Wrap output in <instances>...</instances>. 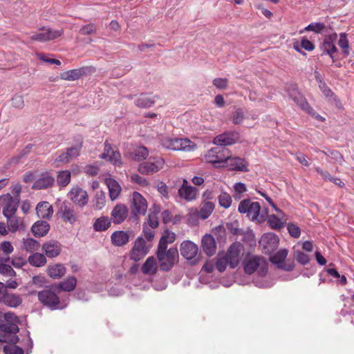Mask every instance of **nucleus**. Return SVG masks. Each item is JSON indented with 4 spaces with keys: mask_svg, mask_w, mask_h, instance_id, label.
<instances>
[{
    "mask_svg": "<svg viewBox=\"0 0 354 354\" xmlns=\"http://www.w3.org/2000/svg\"><path fill=\"white\" fill-rule=\"evenodd\" d=\"M157 258L159 261L160 269L164 272L171 270L178 259V251L176 248H158Z\"/></svg>",
    "mask_w": 354,
    "mask_h": 354,
    "instance_id": "f257e3e1",
    "label": "nucleus"
},
{
    "mask_svg": "<svg viewBox=\"0 0 354 354\" xmlns=\"http://www.w3.org/2000/svg\"><path fill=\"white\" fill-rule=\"evenodd\" d=\"M229 153L230 151L228 149L216 145L207 151L205 158L214 167H224L226 159H229Z\"/></svg>",
    "mask_w": 354,
    "mask_h": 354,
    "instance_id": "f03ea898",
    "label": "nucleus"
},
{
    "mask_svg": "<svg viewBox=\"0 0 354 354\" xmlns=\"http://www.w3.org/2000/svg\"><path fill=\"white\" fill-rule=\"evenodd\" d=\"M54 288L50 286L49 289H45L38 292V300L46 307L52 310L63 309L59 296L55 292Z\"/></svg>",
    "mask_w": 354,
    "mask_h": 354,
    "instance_id": "7ed1b4c3",
    "label": "nucleus"
},
{
    "mask_svg": "<svg viewBox=\"0 0 354 354\" xmlns=\"http://www.w3.org/2000/svg\"><path fill=\"white\" fill-rule=\"evenodd\" d=\"M243 269L248 274H252L259 269V274L264 276L268 272V264L263 258L253 256L245 259Z\"/></svg>",
    "mask_w": 354,
    "mask_h": 354,
    "instance_id": "20e7f679",
    "label": "nucleus"
},
{
    "mask_svg": "<svg viewBox=\"0 0 354 354\" xmlns=\"http://www.w3.org/2000/svg\"><path fill=\"white\" fill-rule=\"evenodd\" d=\"M19 331L18 326L15 323H5L0 324V335L3 337V342L8 344H16L19 341L17 333Z\"/></svg>",
    "mask_w": 354,
    "mask_h": 354,
    "instance_id": "39448f33",
    "label": "nucleus"
},
{
    "mask_svg": "<svg viewBox=\"0 0 354 354\" xmlns=\"http://www.w3.org/2000/svg\"><path fill=\"white\" fill-rule=\"evenodd\" d=\"M261 206L258 202H252L250 199L242 201L238 207L241 214H247V216L252 220H263V216L259 219Z\"/></svg>",
    "mask_w": 354,
    "mask_h": 354,
    "instance_id": "423d86ee",
    "label": "nucleus"
},
{
    "mask_svg": "<svg viewBox=\"0 0 354 354\" xmlns=\"http://www.w3.org/2000/svg\"><path fill=\"white\" fill-rule=\"evenodd\" d=\"M288 250L281 249L276 252L273 256L270 257V261L281 270L288 272L292 271L295 268L294 262L289 260L285 261L288 256Z\"/></svg>",
    "mask_w": 354,
    "mask_h": 354,
    "instance_id": "0eeeda50",
    "label": "nucleus"
},
{
    "mask_svg": "<svg viewBox=\"0 0 354 354\" xmlns=\"http://www.w3.org/2000/svg\"><path fill=\"white\" fill-rule=\"evenodd\" d=\"M19 198H14L10 194H6L0 196V204L3 206V214L4 216H13L15 214L18 206Z\"/></svg>",
    "mask_w": 354,
    "mask_h": 354,
    "instance_id": "6e6552de",
    "label": "nucleus"
},
{
    "mask_svg": "<svg viewBox=\"0 0 354 354\" xmlns=\"http://www.w3.org/2000/svg\"><path fill=\"white\" fill-rule=\"evenodd\" d=\"M279 243L278 236L272 232L263 234L259 242L266 254H271L275 251L278 248Z\"/></svg>",
    "mask_w": 354,
    "mask_h": 354,
    "instance_id": "1a4fd4ad",
    "label": "nucleus"
},
{
    "mask_svg": "<svg viewBox=\"0 0 354 354\" xmlns=\"http://www.w3.org/2000/svg\"><path fill=\"white\" fill-rule=\"evenodd\" d=\"M240 135L237 131H225L216 136L213 140L215 145L225 147L235 144L239 140Z\"/></svg>",
    "mask_w": 354,
    "mask_h": 354,
    "instance_id": "9d476101",
    "label": "nucleus"
},
{
    "mask_svg": "<svg viewBox=\"0 0 354 354\" xmlns=\"http://www.w3.org/2000/svg\"><path fill=\"white\" fill-rule=\"evenodd\" d=\"M95 71L93 66H83L80 68L69 70L61 73V78L64 80L74 81L80 77L92 74Z\"/></svg>",
    "mask_w": 354,
    "mask_h": 354,
    "instance_id": "9b49d317",
    "label": "nucleus"
},
{
    "mask_svg": "<svg viewBox=\"0 0 354 354\" xmlns=\"http://www.w3.org/2000/svg\"><path fill=\"white\" fill-rule=\"evenodd\" d=\"M39 30L41 31L40 32L33 34L30 37L31 40L44 42L57 39L63 33L62 30H53L45 27L39 28Z\"/></svg>",
    "mask_w": 354,
    "mask_h": 354,
    "instance_id": "f8f14e48",
    "label": "nucleus"
},
{
    "mask_svg": "<svg viewBox=\"0 0 354 354\" xmlns=\"http://www.w3.org/2000/svg\"><path fill=\"white\" fill-rule=\"evenodd\" d=\"M147 207V200L139 192H134L132 195V214L134 216L138 214L145 215Z\"/></svg>",
    "mask_w": 354,
    "mask_h": 354,
    "instance_id": "ddd939ff",
    "label": "nucleus"
},
{
    "mask_svg": "<svg viewBox=\"0 0 354 354\" xmlns=\"http://www.w3.org/2000/svg\"><path fill=\"white\" fill-rule=\"evenodd\" d=\"M147 253V250L146 248L145 241L142 237H138L136 240L135 244L130 252V259L137 262L142 259Z\"/></svg>",
    "mask_w": 354,
    "mask_h": 354,
    "instance_id": "4468645a",
    "label": "nucleus"
},
{
    "mask_svg": "<svg viewBox=\"0 0 354 354\" xmlns=\"http://www.w3.org/2000/svg\"><path fill=\"white\" fill-rule=\"evenodd\" d=\"M248 162L245 158L237 156H232L229 153V159H226L224 167H227L232 171H248Z\"/></svg>",
    "mask_w": 354,
    "mask_h": 354,
    "instance_id": "2eb2a0df",
    "label": "nucleus"
},
{
    "mask_svg": "<svg viewBox=\"0 0 354 354\" xmlns=\"http://www.w3.org/2000/svg\"><path fill=\"white\" fill-rule=\"evenodd\" d=\"M242 245L240 243H232L225 255L229 261L230 268H235L239 263V257Z\"/></svg>",
    "mask_w": 354,
    "mask_h": 354,
    "instance_id": "dca6fc26",
    "label": "nucleus"
},
{
    "mask_svg": "<svg viewBox=\"0 0 354 354\" xmlns=\"http://www.w3.org/2000/svg\"><path fill=\"white\" fill-rule=\"evenodd\" d=\"M164 161L162 159H158L155 162H145L140 165L138 171L143 175H150L158 172L162 167Z\"/></svg>",
    "mask_w": 354,
    "mask_h": 354,
    "instance_id": "f3484780",
    "label": "nucleus"
},
{
    "mask_svg": "<svg viewBox=\"0 0 354 354\" xmlns=\"http://www.w3.org/2000/svg\"><path fill=\"white\" fill-rule=\"evenodd\" d=\"M69 195L72 201L81 207L85 206L88 203L87 192L80 187L73 188Z\"/></svg>",
    "mask_w": 354,
    "mask_h": 354,
    "instance_id": "a211bd4d",
    "label": "nucleus"
},
{
    "mask_svg": "<svg viewBox=\"0 0 354 354\" xmlns=\"http://www.w3.org/2000/svg\"><path fill=\"white\" fill-rule=\"evenodd\" d=\"M42 250L46 257L55 258L59 256L62 251V244L55 240H50L42 245Z\"/></svg>",
    "mask_w": 354,
    "mask_h": 354,
    "instance_id": "6ab92c4d",
    "label": "nucleus"
},
{
    "mask_svg": "<svg viewBox=\"0 0 354 354\" xmlns=\"http://www.w3.org/2000/svg\"><path fill=\"white\" fill-rule=\"evenodd\" d=\"M111 218L115 224H120L128 216V209L124 204H117L111 213Z\"/></svg>",
    "mask_w": 354,
    "mask_h": 354,
    "instance_id": "aec40b11",
    "label": "nucleus"
},
{
    "mask_svg": "<svg viewBox=\"0 0 354 354\" xmlns=\"http://www.w3.org/2000/svg\"><path fill=\"white\" fill-rule=\"evenodd\" d=\"M181 255L188 260L193 259L198 253V246L191 241H185L180 245Z\"/></svg>",
    "mask_w": 354,
    "mask_h": 354,
    "instance_id": "412c9836",
    "label": "nucleus"
},
{
    "mask_svg": "<svg viewBox=\"0 0 354 354\" xmlns=\"http://www.w3.org/2000/svg\"><path fill=\"white\" fill-rule=\"evenodd\" d=\"M201 247L208 257L213 256L216 250V243L213 236L209 234L204 235L201 240Z\"/></svg>",
    "mask_w": 354,
    "mask_h": 354,
    "instance_id": "4be33fe9",
    "label": "nucleus"
},
{
    "mask_svg": "<svg viewBox=\"0 0 354 354\" xmlns=\"http://www.w3.org/2000/svg\"><path fill=\"white\" fill-rule=\"evenodd\" d=\"M55 183V178L48 172L41 174V176L35 181L32 188L34 189H44L51 187Z\"/></svg>",
    "mask_w": 354,
    "mask_h": 354,
    "instance_id": "5701e85b",
    "label": "nucleus"
},
{
    "mask_svg": "<svg viewBox=\"0 0 354 354\" xmlns=\"http://www.w3.org/2000/svg\"><path fill=\"white\" fill-rule=\"evenodd\" d=\"M77 285V279L74 276H69L64 281L52 285L55 290H62L64 292H72L75 290Z\"/></svg>",
    "mask_w": 354,
    "mask_h": 354,
    "instance_id": "b1692460",
    "label": "nucleus"
},
{
    "mask_svg": "<svg viewBox=\"0 0 354 354\" xmlns=\"http://www.w3.org/2000/svg\"><path fill=\"white\" fill-rule=\"evenodd\" d=\"M62 219L65 222L74 223L77 221V216L72 205L69 203H63L59 209Z\"/></svg>",
    "mask_w": 354,
    "mask_h": 354,
    "instance_id": "393cba45",
    "label": "nucleus"
},
{
    "mask_svg": "<svg viewBox=\"0 0 354 354\" xmlns=\"http://www.w3.org/2000/svg\"><path fill=\"white\" fill-rule=\"evenodd\" d=\"M198 189L191 185L180 186L178 193L180 198L186 201H192L196 198Z\"/></svg>",
    "mask_w": 354,
    "mask_h": 354,
    "instance_id": "a878e982",
    "label": "nucleus"
},
{
    "mask_svg": "<svg viewBox=\"0 0 354 354\" xmlns=\"http://www.w3.org/2000/svg\"><path fill=\"white\" fill-rule=\"evenodd\" d=\"M36 212L38 217L49 219L53 215V209L48 202L41 201L37 205Z\"/></svg>",
    "mask_w": 354,
    "mask_h": 354,
    "instance_id": "bb28decb",
    "label": "nucleus"
},
{
    "mask_svg": "<svg viewBox=\"0 0 354 354\" xmlns=\"http://www.w3.org/2000/svg\"><path fill=\"white\" fill-rule=\"evenodd\" d=\"M173 144V150L174 151H190L196 148V145L187 138H175Z\"/></svg>",
    "mask_w": 354,
    "mask_h": 354,
    "instance_id": "cd10ccee",
    "label": "nucleus"
},
{
    "mask_svg": "<svg viewBox=\"0 0 354 354\" xmlns=\"http://www.w3.org/2000/svg\"><path fill=\"white\" fill-rule=\"evenodd\" d=\"M50 230V225L45 221H37L32 227L31 231L36 237H42L46 235Z\"/></svg>",
    "mask_w": 354,
    "mask_h": 354,
    "instance_id": "c85d7f7f",
    "label": "nucleus"
},
{
    "mask_svg": "<svg viewBox=\"0 0 354 354\" xmlns=\"http://www.w3.org/2000/svg\"><path fill=\"white\" fill-rule=\"evenodd\" d=\"M0 302L10 308H17L22 303V299L20 295L8 292L6 290Z\"/></svg>",
    "mask_w": 354,
    "mask_h": 354,
    "instance_id": "c756f323",
    "label": "nucleus"
},
{
    "mask_svg": "<svg viewBox=\"0 0 354 354\" xmlns=\"http://www.w3.org/2000/svg\"><path fill=\"white\" fill-rule=\"evenodd\" d=\"M330 27L326 26L322 22H312L299 31L300 34L307 31H312L316 34L324 35V33H329Z\"/></svg>",
    "mask_w": 354,
    "mask_h": 354,
    "instance_id": "7c9ffc66",
    "label": "nucleus"
},
{
    "mask_svg": "<svg viewBox=\"0 0 354 354\" xmlns=\"http://www.w3.org/2000/svg\"><path fill=\"white\" fill-rule=\"evenodd\" d=\"M113 245L121 247L127 244L129 241V235L127 232L115 231L111 236Z\"/></svg>",
    "mask_w": 354,
    "mask_h": 354,
    "instance_id": "2f4dec72",
    "label": "nucleus"
},
{
    "mask_svg": "<svg viewBox=\"0 0 354 354\" xmlns=\"http://www.w3.org/2000/svg\"><path fill=\"white\" fill-rule=\"evenodd\" d=\"M141 270L145 274H155L158 270L156 258L153 256L148 257L143 263Z\"/></svg>",
    "mask_w": 354,
    "mask_h": 354,
    "instance_id": "473e14b6",
    "label": "nucleus"
},
{
    "mask_svg": "<svg viewBox=\"0 0 354 354\" xmlns=\"http://www.w3.org/2000/svg\"><path fill=\"white\" fill-rule=\"evenodd\" d=\"M48 276L53 279H60L66 273V268L61 263L49 265L47 268Z\"/></svg>",
    "mask_w": 354,
    "mask_h": 354,
    "instance_id": "72a5a7b5",
    "label": "nucleus"
},
{
    "mask_svg": "<svg viewBox=\"0 0 354 354\" xmlns=\"http://www.w3.org/2000/svg\"><path fill=\"white\" fill-rule=\"evenodd\" d=\"M106 183L109 188V194L111 200L114 201L117 199L122 190L119 183L112 178L106 179Z\"/></svg>",
    "mask_w": 354,
    "mask_h": 354,
    "instance_id": "f704fd0d",
    "label": "nucleus"
},
{
    "mask_svg": "<svg viewBox=\"0 0 354 354\" xmlns=\"http://www.w3.org/2000/svg\"><path fill=\"white\" fill-rule=\"evenodd\" d=\"M292 100L300 106L303 111L312 115L313 117H314L317 113L313 108L310 106L306 100L299 93H297L294 97H292Z\"/></svg>",
    "mask_w": 354,
    "mask_h": 354,
    "instance_id": "c9c22d12",
    "label": "nucleus"
},
{
    "mask_svg": "<svg viewBox=\"0 0 354 354\" xmlns=\"http://www.w3.org/2000/svg\"><path fill=\"white\" fill-rule=\"evenodd\" d=\"M134 104L140 108H149L155 104V99L149 95L142 93L135 100Z\"/></svg>",
    "mask_w": 354,
    "mask_h": 354,
    "instance_id": "e433bc0d",
    "label": "nucleus"
},
{
    "mask_svg": "<svg viewBox=\"0 0 354 354\" xmlns=\"http://www.w3.org/2000/svg\"><path fill=\"white\" fill-rule=\"evenodd\" d=\"M28 262L32 266L42 267L46 263L47 260L44 254L35 252L29 256Z\"/></svg>",
    "mask_w": 354,
    "mask_h": 354,
    "instance_id": "4c0bfd02",
    "label": "nucleus"
},
{
    "mask_svg": "<svg viewBox=\"0 0 354 354\" xmlns=\"http://www.w3.org/2000/svg\"><path fill=\"white\" fill-rule=\"evenodd\" d=\"M93 226L95 232L105 231L111 226V220L108 216H100L95 221Z\"/></svg>",
    "mask_w": 354,
    "mask_h": 354,
    "instance_id": "58836bf2",
    "label": "nucleus"
},
{
    "mask_svg": "<svg viewBox=\"0 0 354 354\" xmlns=\"http://www.w3.org/2000/svg\"><path fill=\"white\" fill-rule=\"evenodd\" d=\"M320 49L322 51L321 55H328L332 59V62H335L333 53L337 51V48L334 44L327 41L324 39L323 42L320 45Z\"/></svg>",
    "mask_w": 354,
    "mask_h": 354,
    "instance_id": "ea45409f",
    "label": "nucleus"
},
{
    "mask_svg": "<svg viewBox=\"0 0 354 354\" xmlns=\"http://www.w3.org/2000/svg\"><path fill=\"white\" fill-rule=\"evenodd\" d=\"M176 240V234L167 230L164 232V234L161 236L158 248H167L169 243H172Z\"/></svg>",
    "mask_w": 354,
    "mask_h": 354,
    "instance_id": "a19ab883",
    "label": "nucleus"
},
{
    "mask_svg": "<svg viewBox=\"0 0 354 354\" xmlns=\"http://www.w3.org/2000/svg\"><path fill=\"white\" fill-rule=\"evenodd\" d=\"M149 151L147 149L144 147H137L133 152L131 153V159L134 161L140 162L147 158Z\"/></svg>",
    "mask_w": 354,
    "mask_h": 354,
    "instance_id": "79ce46f5",
    "label": "nucleus"
},
{
    "mask_svg": "<svg viewBox=\"0 0 354 354\" xmlns=\"http://www.w3.org/2000/svg\"><path fill=\"white\" fill-rule=\"evenodd\" d=\"M214 209V204L211 201H204L200 211L199 216L203 219L207 218Z\"/></svg>",
    "mask_w": 354,
    "mask_h": 354,
    "instance_id": "37998d69",
    "label": "nucleus"
},
{
    "mask_svg": "<svg viewBox=\"0 0 354 354\" xmlns=\"http://www.w3.org/2000/svg\"><path fill=\"white\" fill-rule=\"evenodd\" d=\"M278 213H279L278 216H275V215L272 214V215L269 216L268 218V223L269 224V225L272 228L276 229V230L281 229L283 226V224H284V221L282 220L281 218L279 217L280 216H281L283 214V213L282 214H281L280 212H278Z\"/></svg>",
    "mask_w": 354,
    "mask_h": 354,
    "instance_id": "c03bdc74",
    "label": "nucleus"
},
{
    "mask_svg": "<svg viewBox=\"0 0 354 354\" xmlns=\"http://www.w3.org/2000/svg\"><path fill=\"white\" fill-rule=\"evenodd\" d=\"M71 180V172L68 170L62 171L57 177V184L61 187H66Z\"/></svg>",
    "mask_w": 354,
    "mask_h": 354,
    "instance_id": "a18cd8bd",
    "label": "nucleus"
},
{
    "mask_svg": "<svg viewBox=\"0 0 354 354\" xmlns=\"http://www.w3.org/2000/svg\"><path fill=\"white\" fill-rule=\"evenodd\" d=\"M7 218V224L9 230L11 232H17L19 228V218L16 216L15 214L13 216H5Z\"/></svg>",
    "mask_w": 354,
    "mask_h": 354,
    "instance_id": "49530a36",
    "label": "nucleus"
},
{
    "mask_svg": "<svg viewBox=\"0 0 354 354\" xmlns=\"http://www.w3.org/2000/svg\"><path fill=\"white\" fill-rule=\"evenodd\" d=\"M39 247V243L32 238H29L26 239H24L23 241V248L27 252H32L35 250H37Z\"/></svg>",
    "mask_w": 354,
    "mask_h": 354,
    "instance_id": "de8ad7c7",
    "label": "nucleus"
},
{
    "mask_svg": "<svg viewBox=\"0 0 354 354\" xmlns=\"http://www.w3.org/2000/svg\"><path fill=\"white\" fill-rule=\"evenodd\" d=\"M106 203V198H105V194L103 192H97L95 196V200H94V207L96 209H102Z\"/></svg>",
    "mask_w": 354,
    "mask_h": 354,
    "instance_id": "09e8293b",
    "label": "nucleus"
},
{
    "mask_svg": "<svg viewBox=\"0 0 354 354\" xmlns=\"http://www.w3.org/2000/svg\"><path fill=\"white\" fill-rule=\"evenodd\" d=\"M319 88L323 93V94L328 98L333 97V100L336 102V105L339 103V100H338L337 97L335 95V93L333 92V91L327 86L326 83H322V84L319 85Z\"/></svg>",
    "mask_w": 354,
    "mask_h": 354,
    "instance_id": "8fccbe9b",
    "label": "nucleus"
},
{
    "mask_svg": "<svg viewBox=\"0 0 354 354\" xmlns=\"http://www.w3.org/2000/svg\"><path fill=\"white\" fill-rule=\"evenodd\" d=\"M218 203L219 205L227 209L230 207L232 203V198L229 194L227 192H223L218 196Z\"/></svg>",
    "mask_w": 354,
    "mask_h": 354,
    "instance_id": "3c124183",
    "label": "nucleus"
},
{
    "mask_svg": "<svg viewBox=\"0 0 354 354\" xmlns=\"http://www.w3.org/2000/svg\"><path fill=\"white\" fill-rule=\"evenodd\" d=\"M3 351L5 354H24L22 348L13 344L4 346Z\"/></svg>",
    "mask_w": 354,
    "mask_h": 354,
    "instance_id": "603ef678",
    "label": "nucleus"
},
{
    "mask_svg": "<svg viewBox=\"0 0 354 354\" xmlns=\"http://www.w3.org/2000/svg\"><path fill=\"white\" fill-rule=\"evenodd\" d=\"M82 147V142H80L75 146L67 148L66 153L69 158L72 160L74 158L80 156V150Z\"/></svg>",
    "mask_w": 354,
    "mask_h": 354,
    "instance_id": "864d4df0",
    "label": "nucleus"
},
{
    "mask_svg": "<svg viewBox=\"0 0 354 354\" xmlns=\"http://www.w3.org/2000/svg\"><path fill=\"white\" fill-rule=\"evenodd\" d=\"M293 257L298 263L304 266L308 264L310 261L308 255L299 250L294 252Z\"/></svg>",
    "mask_w": 354,
    "mask_h": 354,
    "instance_id": "5fc2aeb1",
    "label": "nucleus"
},
{
    "mask_svg": "<svg viewBox=\"0 0 354 354\" xmlns=\"http://www.w3.org/2000/svg\"><path fill=\"white\" fill-rule=\"evenodd\" d=\"M338 45L341 48H342L343 53L345 55H348L349 54L348 41L346 33L343 32L339 35Z\"/></svg>",
    "mask_w": 354,
    "mask_h": 354,
    "instance_id": "6e6d98bb",
    "label": "nucleus"
},
{
    "mask_svg": "<svg viewBox=\"0 0 354 354\" xmlns=\"http://www.w3.org/2000/svg\"><path fill=\"white\" fill-rule=\"evenodd\" d=\"M0 274L5 277L16 276V272L11 266L7 263H0Z\"/></svg>",
    "mask_w": 354,
    "mask_h": 354,
    "instance_id": "4d7b16f0",
    "label": "nucleus"
},
{
    "mask_svg": "<svg viewBox=\"0 0 354 354\" xmlns=\"http://www.w3.org/2000/svg\"><path fill=\"white\" fill-rule=\"evenodd\" d=\"M245 119V113L241 108H238L235 110L232 115V122L234 124H240L243 122Z\"/></svg>",
    "mask_w": 354,
    "mask_h": 354,
    "instance_id": "13d9d810",
    "label": "nucleus"
},
{
    "mask_svg": "<svg viewBox=\"0 0 354 354\" xmlns=\"http://www.w3.org/2000/svg\"><path fill=\"white\" fill-rule=\"evenodd\" d=\"M96 30L95 24L91 23L82 26L80 30V33L82 35H88L95 34Z\"/></svg>",
    "mask_w": 354,
    "mask_h": 354,
    "instance_id": "bf43d9fd",
    "label": "nucleus"
},
{
    "mask_svg": "<svg viewBox=\"0 0 354 354\" xmlns=\"http://www.w3.org/2000/svg\"><path fill=\"white\" fill-rule=\"evenodd\" d=\"M227 264L229 261L224 256L217 259L215 266L220 272H223L225 270Z\"/></svg>",
    "mask_w": 354,
    "mask_h": 354,
    "instance_id": "052dcab7",
    "label": "nucleus"
},
{
    "mask_svg": "<svg viewBox=\"0 0 354 354\" xmlns=\"http://www.w3.org/2000/svg\"><path fill=\"white\" fill-rule=\"evenodd\" d=\"M109 161L114 165H122V158L119 151H112V153L109 158Z\"/></svg>",
    "mask_w": 354,
    "mask_h": 354,
    "instance_id": "680f3d73",
    "label": "nucleus"
},
{
    "mask_svg": "<svg viewBox=\"0 0 354 354\" xmlns=\"http://www.w3.org/2000/svg\"><path fill=\"white\" fill-rule=\"evenodd\" d=\"M32 147H33V145H32V144L27 145L23 149H21L20 151V152L19 153V154L17 156L13 158V160L15 162H18L21 158L27 156L30 152Z\"/></svg>",
    "mask_w": 354,
    "mask_h": 354,
    "instance_id": "e2e57ef3",
    "label": "nucleus"
},
{
    "mask_svg": "<svg viewBox=\"0 0 354 354\" xmlns=\"http://www.w3.org/2000/svg\"><path fill=\"white\" fill-rule=\"evenodd\" d=\"M288 230L291 236L298 238L300 236V228L294 223H289L288 225Z\"/></svg>",
    "mask_w": 354,
    "mask_h": 354,
    "instance_id": "0e129e2a",
    "label": "nucleus"
},
{
    "mask_svg": "<svg viewBox=\"0 0 354 354\" xmlns=\"http://www.w3.org/2000/svg\"><path fill=\"white\" fill-rule=\"evenodd\" d=\"M213 85L218 89H225L227 87L228 80L227 78H215Z\"/></svg>",
    "mask_w": 354,
    "mask_h": 354,
    "instance_id": "69168bd1",
    "label": "nucleus"
},
{
    "mask_svg": "<svg viewBox=\"0 0 354 354\" xmlns=\"http://www.w3.org/2000/svg\"><path fill=\"white\" fill-rule=\"evenodd\" d=\"M11 263L15 268H21L24 266L26 265L27 261L24 257H15L12 259Z\"/></svg>",
    "mask_w": 354,
    "mask_h": 354,
    "instance_id": "338daca9",
    "label": "nucleus"
},
{
    "mask_svg": "<svg viewBox=\"0 0 354 354\" xmlns=\"http://www.w3.org/2000/svg\"><path fill=\"white\" fill-rule=\"evenodd\" d=\"M131 178L132 182L140 185L143 187H147L149 185V182L147 180L141 177L138 174H133Z\"/></svg>",
    "mask_w": 354,
    "mask_h": 354,
    "instance_id": "774afa93",
    "label": "nucleus"
}]
</instances>
